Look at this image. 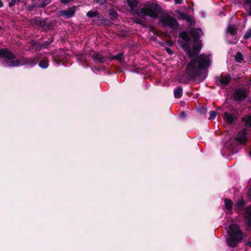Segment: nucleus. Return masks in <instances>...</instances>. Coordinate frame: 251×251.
<instances>
[{
  "label": "nucleus",
  "instance_id": "nucleus-1",
  "mask_svg": "<svg viewBox=\"0 0 251 251\" xmlns=\"http://www.w3.org/2000/svg\"><path fill=\"white\" fill-rule=\"evenodd\" d=\"M4 59L2 61V65L6 67H17L28 65L30 67L35 66L38 62V58L36 57H25L17 59L15 54L7 48L0 49V58Z\"/></svg>",
  "mask_w": 251,
  "mask_h": 251
},
{
  "label": "nucleus",
  "instance_id": "nucleus-2",
  "mask_svg": "<svg viewBox=\"0 0 251 251\" xmlns=\"http://www.w3.org/2000/svg\"><path fill=\"white\" fill-rule=\"evenodd\" d=\"M210 65L209 58L204 54H201L191 59L186 66V74L190 79H194L196 77H201L202 71L206 70Z\"/></svg>",
  "mask_w": 251,
  "mask_h": 251
},
{
  "label": "nucleus",
  "instance_id": "nucleus-3",
  "mask_svg": "<svg viewBox=\"0 0 251 251\" xmlns=\"http://www.w3.org/2000/svg\"><path fill=\"white\" fill-rule=\"evenodd\" d=\"M126 1L130 11L137 14L141 19H146L147 16H149L152 19H156L159 17V15L162 13V8L157 3L151 2L142 7L139 12L137 7L140 3L139 0H126Z\"/></svg>",
  "mask_w": 251,
  "mask_h": 251
},
{
  "label": "nucleus",
  "instance_id": "nucleus-4",
  "mask_svg": "<svg viewBox=\"0 0 251 251\" xmlns=\"http://www.w3.org/2000/svg\"><path fill=\"white\" fill-rule=\"evenodd\" d=\"M228 238L226 239L227 245L230 247H236L241 243L244 238V234L236 224H232L228 227L227 231Z\"/></svg>",
  "mask_w": 251,
  "mask_h": 251
},
{
  "label": "nucleus",
  "instance_id": "nucleus-5",
  "mask_svg": "<svg viewBox=\"0 0 251 251\" xmlns=\"http://www.w3.org/2000/svg\"><path fill=\"white\" fill-rule=\"evenodd\" d=\"M159 23L161 24L163 27H169L174 30H176L179 25L176 20L168 14H166L160 19Z\"/></svg>",
  "mask_w": 251,
  "mask_h": 251
},
{
  "label": "nucleus",
  "instance_id": "nucleus-6",
  "mask_svg": "<svg viewBox=\"0 0 251 251\" xmlns=\"http://www.w3.org/2000/svg\"><path fill=\"white\" fill-rule=\"evenodd\" d=\"M178 37L185 41V42H180L181 47L185 52H187L189 57L192 58V50L190 46V42L191 41V37L190 35L187 31H183L179 32Z\"/></svg>",
  "mask_w": 251,
  "mask_h": 251
},
{
  "label": "nucleus",
  "instance_id": "nucleus-7",
  "mask_svg": "<svg viewBox=\"0 0 251 251\" xmlns=\"http://www.w3.org/2000/svg\"><path fill=\"white\" fill-rule=\"evenodd\" d=\"M248 93L245 88H236L232 94L233 100L237 102H241L244 101L248 97Z\"/></svg>",
  "mask_w": 251,
  "mask_h": 251
},
{
  "label": "nucleus",
  "instance_id": "nucleus-8",
  "mask_svg": "<svg viewBox=\"0 0 251 251\" xmlns=\"http://www.w3.org/2000/svg\"><path fill=\"white\" fill-rule=\"evenodd\" d=\"M231 79V77L229 74H227L225 75L222 74L215 77V82L217 85L224 88L229 83Z\"/></svg>",
  "mask_w": 251,
  "mask_h": 251
},
{
  "label": "nucleus",
  "instance_id": "nucleus-9",
  "mask_svg": "<svg viewBox=\"0 0 251 251\" xmlns=\"http://www.w3.org/2000/svg\"><path fill=\"white\" fill-rule=\"evenodd\" d=\"M53 39L52 38L51 39H48V40L45 41L44 43L41 44L38 42L32 41L31 43L32 48H34L36 51H40L44 49H47L50 45L53 42Z\"/></svg>",
  "mask_w": 251,
  "mask_h": 251
},
{
  "label": "nucleus",
  "instance_id": "nucleus-10",
  "mask_svg": "<svg viewBox=\"0 0 251 251\" xmlns=\"http://www.w3.org/2000/svg\"><path fill=\"white\" fill-rule=\"evenodd\" d=\"M190 34L194 39V44H197L198 42H201L200 40L203 32L200 28H194L190 32Z\"/></svg>",
  "mask_w": 251,
  "mask_h": 251
},
{
  "label": "nucleus",
  "instance_id": "nucleus-11",
  "mask_svg": "<svg viewBox=\"0 0 251 251\" xmlns=\"http://www.w3.org/2000/svg\"><path fill=\"white\" fill-rule=\"evenodd\" d=\"M177 13L178 19L185 20L187 23L192 25L195 24V21L193 16L189 15L186 13L182 12L179 11H177Z\"/></svg>",
  "mask_w": 251,
  "mask_h": 251
},
{
  "label": "nucleus",
  "instance_id": "nucleus-12",
  "mask_svg": "<svg viewBox=\"0 0 251 251\" xmlns=\"http://www.w3.org/2000/svg\"><path fill=\"white\" fill-rule=\"evenodd\" d=\"M177 13L178 19L185 20L187 23L192 25L195 24V21L193 16L189 15L186 13L182 12L179 11H177Z\"/></svg>",
  "mask_w": 251,
  "mask_h": 251
},
{
  "label": "nucleus",
  "instance_id": "nucleus-13",
  "mask_svg": "<svg viewBox=\"0 0 251 251\" xmlns=\"http://www.w3.org/2000/svg\"><path fill=\"white\" fill-rule=\"evenodd\" d=\"M75 10L76 7L75 6L69 7L66 10H60L59 11L60 15L66 19L72 18L75 15Z\"/></svg>",
  "mask_w": 251,
  "mask_h": 251
},
{
  "label": "nucleus",
  "instance_id": "nucleus-14",
  "mask_svg": "<svg viewBox=\"0 0 251 251\" xmlns=\"http://www.w3.org/2000/svg\"><path fill=\"white\" fill-rule=\"evenodd\" d=\"M92 58L96 63L102 64L105 62L107 59L106 57L102 56L100 53L96 52L92 55Z\"/></svg>",
  "mask_w": 251,
  "mask_h": 251
},
{
  "label": "nucleus",
  "instance_id": "nucleus-15",
  "mask_svg": "<svg viewBox=\"0 0 251 251\" xmlns=\"http://www.w3.org/2000/svg\"><path fill=\"white\" fill-rule=\"evenodd\" d=\"M46 19H44L41 17L37 16L32 19V21L34 24L38 27L45 28L46 25Z\"/></svg>",
  "mask_w": 251,
  "mask_h": 251
},
{
  "label": "nucleus",
  "instance_id": "nucleus-16",
  "mask_svg": "<svg viewBox=\"0 0 251 251\" xmlns=\"http://www.w3.org/2000/svg\"><path fill=\"white\" fill-rule=\"evenodd\" d=\"M244 216L247 225L251 227V205L247 207Z\"/></svg>",
  "mask_w": 251,
  "mask_h": 251
},
{
  "label": "nucleus",
  "instance_id": "nucleus-17",
  "mask_svg": "<svg viewBox=\"0 0 251 251\" xmlns=\"http://www.w3.org/2000/svg\"><path fill=\"white\" fill-rule=\"evenodd\" d=\"M238 30V28L237 25L234 24H230L226 28V34L234 36L237 34Z\"/></svg>",
  "mask_w": 251,
  "mask_h": 251
},
{
  "label": "nucleus",
  "instance_id": "nucleus-18",
  "mask_svg": "<svg viewBox=\"0 0 251 251\" xmlns=\"http://www.w3.org/2000/svg\"><path fill=\"white\" fill-rule=\"evenodd\" d=\"M202 48L201 42H198L197 44H194V46L193 47V50H192V58H194L197 56H198V54L200 53Z\"/></svg>",
  "mask_w": 251,
  "mask_h": 251
},
{
  "label": "nucleus",
  "instance_id": "nucleus-19",
  "mask_svg": "<svg viewBox=\"0 0 251 251\" xmlns=\"http://www.w3.org/2000/svg\"><path fill=\"white\" fill-rule=\"evenodd\" d=\"M234 140L238 145H245L246 144L247 139L245 134L238 135L235 138Z\"/></svg>",
  "mask_w": 251,
  "mask_h": 251
},
{
  "label": "nucleus",
  "instance_id": "nucleus-20",
  "mask_svg": "<svg viewBox=\"0 0 251 251\" xmlns=\"http://www.w3.org/2000/svg\"><path fill=\"white\" fill-rule=\"evenodd\" d=\"M225 206L226 209L228 211L229 214L232 213L233 202L228 199L226 198L224 200Z\"/></svg>",
  "mask_w": 251,
  "mask_h": 251
},
{
  "label": "nucleus",
  "instance_id": "nucleus-21",
  "mask_svg": "<svg viewBox=\"0 0 251 251\" xmlns=\"http://www.w3.org/2000/svg\"><path fill=\"white\" fill-rule=\"evenodd\" d=\"M50 2V0H38V1L34 4V5L33 7L39 8L44 7L49 4Z\"/></svg>",
  "mask_w": 251,
  "mask_h": 251
},
{
  "label": "nucleus",
  "instance_id": "nucleus-22",
  "mask_svg": "<svg viewBox=\"0 0 251 251\" xmlns=\"http://www.w3.org/2000/svg\"><path fill=\"white\" fill-rule=\"evenodd\" d=\"M183 89L181 86L177 87L174 91V96L176 99L181 98L182 96Z\"/></svg>",
  "mask_w": 251,
  "mask_h": 251
},
{
  "label": "nucleus",
  "instance_id": "nucleus-23",
  "mask_svg": "<svg viewBox=\"0 0 251 251\" xmlns=\"http://www.w3.org/2000/svg\"><path fill=\"white\" fill-rule=\"evenodd\" d=\"M39 66L42 69H47L49 65V61L47 58H44L40 61L39 64Z\"/></svg>",
  "mask_w": 251,
  "mask_h": 251
},
{
  "label": "nucleus",
  "instance_id": "nucleus-24",
  "mask_svg": "<svg viewBox=\"0 0 251 251\" xmlns=\"http://www.w3.org/2000/svg\"><path fill=\"white\" fill-rule=\"evenodd\" d=\"M244 5L245 9L248 12V15L251 16V0H245Z\"/></svg>",
  "mask_w": 251,
  "mask_h": 251
},
{
  "label": "nucleus",
  "instance_id": "nucleus-25",
  "mask_svg": "<svg viewBox=\"0 0 251 251\" xmlns=\"http://www.w3.org/2000/svg\"><path fill=\"white\" fill-rule=\"evenodd\" d=\"M224 118L226 120L227 122L230 124H232L234 121V117L233 116L226 112L224 113Z\"/></svg>",
  "mask_w": 251,
  "mask_h": 251
},
{
  "label": "nucleus",
  "instance_id": "nucleus-26",
  "mask_svg": "<svg viewBox=\"0 0 251 251\" xmlns=\"http://www.w3.org/2000/svg\"><path fill=\"white\" fill-rule=\"evenodd\" d=\"M246 204V201L242 199L241 200H238L236 205L235 206V208H236L237 209H240L242 208Z\"/></svg>",
  "mask_w": 251,
  "mask_h": 251
},
{
  "label": "nucleus",
  "instance_id": "nucleus-27",
  "mask_svg": "<svg viewBox=\"0 0 251 251\" xmlns=\"http://www.w3.org/2000/svg\"><path fill=\"white\" fill-rule=\"evenodd\" d=\"M235 59L237 62L241 63L243 62L244 57L242 53L238 51L235 56Z\"/></svg>",
  "mask_w": 251,
  "mask_h": 251
},
{
  "label": "nucleus",
  "instance_id": "nucleus-28",
  "mask_svg": "<svg viewBox=\"0 0 251 251\" xmlns=\"http://www.w3.org/2000/svg\"><path fill=\"white\" fill-rule=\"evenodd\" d=\"M124 55L123 52H119L116 55H113L111 58L113 59L117 60L119 61H122L124 58H122L123 56Z\"/></svg>",
  "mask_w": 251,
  "mask_h": 251
},
{
  "label": "nucleus",
  "instance_id": "nucleus-29",
  "mask_svg": "<svg viewBox=\"0 0 251 251\" xmlns=\"http://www.w3.org/2000/svg\"><path fill=\"white\" fill-rule=\"evenodd\" d=\"M99 12L98 11H89L87 12L86 15L89 18H94L98 16Z\"/></svg>",
  "mask_w": 251,
  "mask_h": 251
},
{
  "label": "nucleus",
  "instance_id": "nucleus-30",
  "mask_svg": "<svg viewBox=\"0 0 251 251\" xmlns=\"http://www.w3.org/2000/svg\"><path fill=\"white\" fill-rule=\"evenodd\" d=\"M52 25V22L51 21H49L48 19L46 20V25L44 30L45 31H47L51 28Z\"/></svg>",
  "mask_w": 251,
  "mask_h": 251
},
{
  "label": "nucleus",
  "instance_id": "nucleus-31",
  "mask_svg": "<svg viewBox=\"0 0 251 251\" xmlns=\"http://www.w3.org/2000/svg\"><path fill=\"white\" fill-rule=\"evenodd\" d=\"M109 14L112 19H116L118 15V13L114 9H110Z\"/></svg>",
  "mask_w": 251,
  "mask_h": 251
},
{
  "label": "nucleus",
  "instance_id": "nucleus-32",
  "mask_svg": "<svg viewBox=\"0 0 251 251\" xmlns=\"http://www.w3.org/2000/svg\"><path fill=\"white\" fill-rule=\"evenodd\" d=\"M250 38H251V27L247 30L243 36L245 40H248Z\"/></svg>",
  "mask_w": 251,
  "mask_h": 251
},
{
  "label": "nucleus",
  "instance_id": "nucleus-33",
  "mask_svg": "<svg viewBox=\"0 0 251 251\" xmlns=\"http://www.w3.org/2000/svg\"><path fill=\"white\" fill-rule=\"evenodd\" d=\"M209 120H212L215 118V117L217 115V113L214 111H210L209 112Z\"/></svg>",
  "mask_w": 251,
  "mask_h": 251
},
{
  "label": "nucleus",
  "instance_id": "nucleus-34",
  "mask_svg": "<svg viewBox=\"0 0 251 251\" xmlns=\"http://www.w3.org/2000/svg\"><path fill=\"white\" fill-rule=\"evenodd\" d=\"M134 22L137 24L144 26V21L139 18L135 19L134 21Z\"/></svg>",
  "mask_w": 251,
  "mask_h": 251
},
{
  "label": "nucleus",
  "instance_id": "nucleus-35",
  "mask_svg": "<svg viewBox=\"0 0 251 251\" xmlns=\"http://www.w3.org/2000/svg\"><path fill=\"white\" fill-rule=\"evenodd\" d=\"M246 124L247 126L251 127V115L249 116L246 120Z\"/></svg>",
  "mask_w": 251,
  "mask_h": 251
},
{
  "label": "nucleus",
  "instance_id": "nucleus-36",
  "mask_svg": "<svg viewBox=\"0 0 251 251\" xmlns=\"http://www.w3.org/2000/svg\"><path fill=\"white\" fill-rule=\"evenodd\" d=\"M165 50L167 51V52L170 55H172L174 53L173 50L169 47H166Z\"/></svg>",
  "mask_w": 251,
  "mask_h": 251
},
{
  "label": "nucleus",
  "instance_id": "nucleus-37",
  "mask_svg": "<svg viewBox=\"0 0 251 251\" xmlns=\"http://www.w3.org/2000/svg\"><path fill=\"white\" fill-rule=\"evenodd\" d=\"M16 3V0H11L9 3L8 5L10 7L14 6Z\"/></svg>",
  "mask_w": 251,
  "mask_h": 251
},
{
  "label": "nucleus",
  "instance_id": "nucleus-38",
  "mask_svg": "<svg viewBox=\"0 0 251 251\" xmlns=\"http://www.w3.org/2000/svg\"><path fill=\"white\" fill-rule=\"evenodd\" d=\"M166 45H167L169 47H172L174 45V42L172 40H169L167 41Z\"/></svg>",
  "mask_w": 251,
  "mask_h": 251
},
{
  "label": "nucleus",
  "instance_id": "nucleus-39",
  "mask_svg": "<svg viewBox=\"0 0 251 251\" xmlns=\"http://www.w3.org/2000/svg\"><path fill=\"white\" fill-rule=\"evenodd\" d=\"M92 70H93V72H94V71L100 72L101 69H100V68H99V67H98L97 66H94L92 68Z\"/></svg>",
  "mask_w": 251,
  "mask_h": 251
},
{
  "label": "nucleus",
  "instance_id": "nucleus-40",
  "mask_svg": "<svg viewBox=\"0 0 251 251\" xmlns=\"http://www.w3.org/2000/svg\"><path fill=\"white\" fill-rule=\"evenodd\" d=\"M71 0H60V2L63 4H66L71 1Z\"/></svg>",
  "mask_w": 251,
  "mask_h": 251
},
{
  "label": "nucleus",
  "instance_id": "nucleus-41",
  "mask_svg": "<svg viewBox=\"0 0 251 251\" xmlns=\"http://www.w3.org/2000/svg\"><path fill=\"white\" fill-rule=\"evenodd\" d=\"M176 4H180L182 3L183 0H174Z\"/></svg>",
  "mask_w": 251,
  "mask_h": 251
},
{
  "label": "nucleus",
  "instance_id": "nucleus-42",
  "mask_svg": "<svg viewBox=\"0 0 251 251\" xmlns=\"http://www.w3.org/2000/svg\"><path fill=\"white\" fill-rule=\"evenodd\" d=\"M206 111V108H204V107H202L201 109V113H205Z\"/></svg>",
  "mask_w": 251,
  "mask_h": 251
},
{
  "label": "nucleus",
  "instance_id": "nucleus-43",
  "mask_svg": "<svg viewBox=\"0 0 251 251\" xmlns=\"http://www.w3.org/2000/svg\"><path fill=\"white\" fill-rule=\"evenodd\" d=\"M159 44H160V45L161 46L164 47L165 46V45H166V43L163 42H161L159 43Z\"/></svg>",
  "mask_w": 251,
  "mask_h": 251
},
{
  "label": "nucleus",
  "instance_id": "nucleus-44",
  "mask_svg": "<svg viewBox=\"0 0 251 251\" xmlns=\"http://www.w3.org/2000/svg\"><path fill=\"white\" fill-rule=\"evenodd\" d=\"M53 61L57 64H60L61 62V61L57 60L55 57L53 58Z\"/></svg>",
  "mask_w": 251,
  "mask_h": 251
},
{
  "label": "nucleus",
  "instance_id": "nucleus-45",
  "mask_svg": "<svg viewBox=\"0 0 251 251\" xmlns=\"http://www.w3.org/2000/svg\"><path fill=\"white\" fill-rule=\"evenodd\" d=\"M98 2H100L101 3L107 2L108 0H98Z\"/></svg>",
  "mask_w": 251,
  "mask_h": 251
},
{
  "label": "nucleus",
  "instance_id": "nucleus-46",
  "mask_svg": "<svg viewBox=\"0 0 251 251\" xmlns=\"http://www.w3.org/2000/svg\"><path fill=\"white\" fill-rule=\"evenodd\" d=\"M248 195L250 198L251 199V187L250 188L248 191Z\"/></svg>",
  "mask_w": 251,
  "mask_h": 251
},
{
  "label": "nucleus",
  "instance_id": "nucleus-47",
  "mask_svg": "<svg viewBox=\"0 0 251 251\" xmlns=\"http://www.w3.org/2000/svg\"><path fill=\"white\" fill-rule=\"evenodd\" d=\"M3 6V3L2 2V1L0 0V8H1Z\"/></svg>",
  "mask_w": 251,
  "mask_h": 251
},
{
  "label": "nucleus",
  "instance_id": "nucleus-48",
  "mask_svg": "<svg viewBox=\"0 0 251 251\" xmlns=\"http://www.w3.org/2000/svg\"><path fill=\"white\" fill-rule=\"evenodd\" d=\"M247 245L248 246H249V247H251V241H249V242L247 243Z\"/></svg>",
  "mask_w": 251,
  "mask_h": 251
},
{
  "label": "nucleus",
  "instance_id": "nucleus-49",
  "mask_svg": "<svg viewBox=\"0 0 251 251\" xmlns=\"http://www.w3.org/2000/svg\"><path fill=\"white\" fill-rule=\"evenodd\" d=\"M249 153H250V155L251 156V149H250Z\"/></svg>",
  "mask_w": 251,
  "mask_h": 251
},
{
  "label": "nucleus",
  "instance_id": "nucleus-50",
  "mask_svg": "<svg viewBox=\"0 0 251 251\" xmlns=\"http://www.w3.org/2000/svg\"><path fill=\"white\" fill-rule=\"evenodd\" d=\"M2 29V27L0 25V30Z\"/></svg>",
  "mask_w": 251,
  "mask_h": 251
},
{
  "label": "nucleus",
  "instance_id": "nucleus-51",
  "mask_svg": "<svg viewBox=\"0 0 251 251\" xmlns=\"http://www.w3.org/2000/svg\"><path fill=\"white\" fill-rule=\"evenodd\" d=\"M249 101L251 103V99Z\"/></svg>",
  "mask_w": 251,
  "mask_h": 251
}]
</instances>
